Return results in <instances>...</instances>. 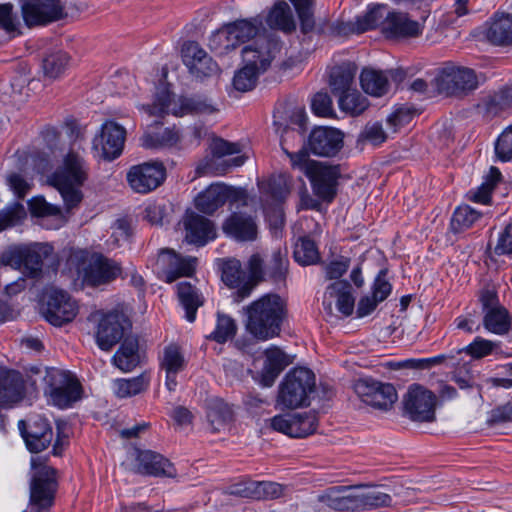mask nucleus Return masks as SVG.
<instances>
[{
    "label": "nucleus",
    "mask_w": 512,
    "mask_h": 512,
    "mask_svg": "<svg viewBox=\"0 0 512 512\" xmlns=\"http://www.w3.org/2000/svg\"><path fill=\"white\" fill-rule=\"evenodd\" d=\"M358 24V20L356 22H342L336 21L333 23H329L324 21L320 23L317 27V32L319 34L328 35V36H349L351 34H359L362 33Z\"/></svg>",
    "instance_id": "54"
},
{
    "label": "nucleus",
    "mask_w": 512,
    "mask_h": 512,
    "mask_svg": "<svg viewBox=\"0 0 512 512\" xmlns=\"http://www.w3.org/2000/svg\"><path fill=\"white\" fill-rule=\"evenodd\" d=\"M54 248L49 243H30L12 245L4 256H51Z\"/></svg>",
    "instance_id": "52"
},
{
    "label": "nucleus",
    "mask_w": 512,
    "mask_h": 512,
    "mask_svg": "<svg viewBox=\"0 0 512 512\" xmlns=\"http://www.w3.org/2000/svg\"><path fill=\"white\" fill-rule=\"evenodd\" d=\"M284 486L272 481L247 480L235 484L231 494L254 500L277 499L283 496Z\"/></svg>",
    "instance_id": "25"
},
{
    "label": "nucleus",
    "mask_w": 512,
    "mask_h": 512,
    "mask_svg": "<svg viewBox=\"0 0 512 512\" xmlns=\"http://www.w3.org/2000/svg\"><path fill=\"white\" fill-rule=\"evenodd\" d=\"M338 102L340 109L351 116L361 115L370 105L367 97L357 90H349L339 95Z\"/></svg>",
    "instance_id": "45"
},
{
    "label": "nucleus",
    "mask_w": 512,
    "mask_h": 512,
    "mask_svg": "<svg viewBox=\"0 0 512 512\" xmlns=\"http://www.w3.org/2000/svg\"><path fill=\"white\" fill-rule=\"evenodd\" d=\"M335 299L336 308L343 316H350L354 310L355 299L352 288L347 281H336L326 288L323 307L328 314L333 313L332 300Z\"/></svg>",
    "instance_id": "27"
},
{
    "label": "nucleus",
    "mask_w": 512,
    "mask_h": 512,
    "mask_svg": "<svg viewBox=\"0 0 512 512\" xmlns=\"http://www.w3.org/2000/svg\"><path fill=\"white\" fill-rule=\"evenodd\" d=\"M70 55L63 50L45 53L41 61L43 77L48 80L59 79L70 64Z\"/></svg>",
    "instance_id": "35"
},
{
    "label": "nucleus",
    "mask_w": 512,
    "mask_h": 512,
    "mask_svg": "<svg viewBox=\"0 0 512 512\" xmlns=\"http://www.w3.org/2000/svg\"><path fill=\"white\" fill-rule=\"evenodd\" d=\"M315 391V375L305 367L290 370L278 387L276 408L295 409L308 406Z\"/></svg>",
    "instance_id": "5"
},
{
    "label": "nucleus",
    "mask_w": 512,
    "mask_h": 512,
    "mask_svg": "<svg viewBox=\"0 0 512 512\" xmlns=\"http://www.w3.org/2000/svg\"><path fill=\"white\" fill-rule=\"evenodd\" d=\"M314 193L323 200L331 201L337 191L338 179L341 176L339 165H328L324 162H312L306 170Z\"/></svg>",
    "instance_id": "17"
},
{
    "label": "nucleus",
    "mask_w": 512,
    "mask_h": 512,
    "mask_svg": "<svg viewBox=\"0 0 512 512\" xmlns=\"http://www.w3.org/2000/svg\"><path fill=\"white\" fill-rule=\"evenodd\" d=\"M21 15L28 28L45 26L66 15L60 0H22Z\"/></svg>",
    "instance_id": "13"
},
{
    "label": "nucleus",
    "mask_w": 512,
    "mask_h": 512,
    "mask_svg": "<svg viewBox=\"0 0 512 512\" xmlns=\"http://www.w3.org/2000/svg\"><path fill=\"white\" fill-rule=\"evenodd\" d=\"M149 382L150 376L147 373L131 379H118L114 383V391L119 398L131 397L147 389Z\"/></svg>",
    "instance_id": "44"
},
{
    "label": "nucleus",
    "mask_w": 512,
    "mask_h": 512,
    "mask_svg": "<svg viewBox=\"0 0 512 512\" xmlns=\"http://www.w3.org/2000/svg\"><path fill=\"white\" fill-rule=\"evenodd\" d=\"M317 417L313 413H293L292 438H304L317 429Z\"/></svg>",
    "instance_id": "50"
},
{
    "label": "nucleus",
    "mask_w": 512,
    "mask_h": 512,
    "mask_svg": "<svg viewBox=\"0 0 512 512\" xmlns=\"http://www.w3.org/2000/svg\"><path fill=\"white\" fill-rule=\"evenodd\" d=\"M44 392L49 402L60 409L71 407L82 397V386L76 376L58 368H47Z\"/></svg>",
    "instance_id": "7"
},
{
    "label": "nucleus",
    "mask_w": 512,
    "mask_h": 512,
    "mask_svg": "<svg viewBox=\"0 0 512 512\" xmlns=\"http://www.w3.org/2000/svg\"><path fill=\"white\" fill-rule=\"evenodd\" d=\"M25 217V208L20 203H14L0 210V232L18 224Z\"/></svg>",
    "instance_id": "61"
},
{
    "label": "nucleus",
    "mask_w": 512,
    "mask_h": 512,
    "mask_svg": "<svg viewBox=\"0 0 512 512\" xmlns=\"http://www.w3.org/2000/svg\"><path fill=\"white\" fill-rule=\"evenodd\" d=\"M436 395L420 384L409 386L403 397L404 414L414 422L435 420Z\"/></svg>",
    "instance_id": "10"
},
{
    "label": "nucleus",
    "mask_w": 512,
    "mask_h": 512,
    "mask_svg": "<svg viewBox=\"0 0 512 512\" xmlns=\"http://www.w3.org/2000/svg\"><path fill=\"white\" fill-rule=\"evenodd\" d=\"M479 302L483 314L482 326L492 334L504 336L512 326V316L508 309L500 304L498 293L493 288H483L479 292Z\"/></svg>",
    "instance_id": "9"
},
{
    "label": "nucleus",
    "mask_w": 512,
    "mask_h": 512,
    "mask_svg": "<svg viewBox=\"0 0 512 512\" xmlns=\"http://www.w3.org/2000/svg\"><path fill=\"white\" fill-rule=\"evenodd\" d=\"M360 85L363 91L374 97H382L388 93L390 82L386 72L372 68H364L360 74Z\"/></svg>",
    "instance_id": "34"
},
{
    "label": "nucleus",
    "mask_w": 512,
    "mask_h": 512,
    "mask_svg": "<svg viewBox=\"0 0 512 512\" xmlns=\"http://www.w3.org/2000/svg\"><path fill=\"white\" fill-rule=\"evenodd\" d=\"M166 178V168L163 163L145 162L132 166L127 173L130 187L137 193H148L159 187Z\"/></svg>",
    "instance_id": "18"
},
{
    "label": "nucleus",
    "mask_w": 512,
    "mask_h": 512,
    "mask_svg": "<svg viewBox=\"0 0 512 512\" xmlns=\"http://www.w3.org/2000/svg\"><path fill=\"white\" fill-rule=\"evenodd\" d=\"M495 153L499 160H512V125L506 128L498 137L495 144Z\"/></svg>",
    "instance_id": "64"
},
{
    "label": "nucleus",
    "mask_w": 512,
    "mask_h": 512,
    "mask_svg": "<svg viewBox=\"0 0 512 512\" xmlns=\"http://www.w3.org/2000/svg\"><path fill=\"white\" fill-rule=\"evenodd\" d=\"M310 151L318 156H334L343 146V133L331 127H317L309 136Z\"/></svg>",
    "instance_id": "23"
},
{
    "label": "nucleus",
    "mask_w": 512,
    "mask_h": 512,
    "mask_svg": "<svg viewBox=\"0 0 512 512\" xmlns=\"http://www.w3.org/2000/svg\"><path fill=\"white\" fill-rule=\"evenodd\" d=\"M25 396V382L20 372L0 363V408H10Z\"/></svg>",
    "instance_id": "22"
},
{
    "label": "nucleus",
    "mask_w": 512,
    "mask_h": 512,
    "mask_svg": "<svg viewBox=\"0 0 512 512\" xmlns=\"http://www.w3.org/2000/svg\"><path fill=\"white\" fill-rule=\"evenodd\" d=\"M288 270V258H270L268 263L262 266L261 280L270 278L275 282L284 279Z\"/></svg>",
    "instance_id": "60"
},
{
    "label": "nucleus",
    "mask_w": 512,
    "mask_h": 512,
    "mask_svg": "<svg viewBox=\"0 0 512 512\" xmlns=\"http://www.w3.org/2000/svg\"><path fill=\"white\" fill-rule=\"evenodd\" d=\"M78 313V305L64 290L50 289L46 294L43 315L53 326L61 327L71 322Z\"/></svg>",
    "instance_id": "15"
},
{
    "label": "nucleus",
    "mask_w": 512,
    "mask_h": 512,
    "mask_svg": "<svg viewBox=\"0 0 512 512\" xmlns=\"http://www.w3.org/2000/svg\"><path fill=\"white\" fill-rule=\"evenodd\" d=\"M197 258H157L154 271L158 279L172 283L181 277L193 275Z\"/></svg>",
    "instance_id": "26"
},
{
    "label": "nucleus",
    "mask_w": 512,
    "mask_h": 512,
    "mask_svg": "<svg viewBox=\"0 0 512 512\" xmlns=\"http://www.w3.org/2000/svg\"><path fill=\"white\" fill-rule=\"evenodd\" d=\"M227 186L212 184L195 199L196 208L204 214H212L227 202Z\"/></svg>",
    "instance_id": "33"
},
{
    "label": "nucleus",
    "mask_w": 512,
    "mask_h": 512,
    "mask_svg": "<svg viewBox=\"0 0 512 512\" xmlns=\"http://www.w3.org/2000/svg\"><path fill=\"white\" fill-rule=\"evenodd\" d=\"M138 348V340L136 338H124L112 358L113 364L124 372L131 371L139 363Z\"/></svg>",
    "instance_id": "38"
},
{
    "label": "nucleus",
    "mask_w": 512,
    "mask_h": 512,
    "mask_svg": "<svg viewBox=\"0 0 512 512\" xmlns=\"http://www.w3.org/2000/svg\"><path fill=\"white\" fill-rule=\"evenodd\" d=\"M18 428L31 453L42 452L50 446L53 440V429L50 422L40 415L20 420Z\"/></svg>",
    "instance_id": "16"
},
{
    "label": "nucleus",
    "mask_w": 512,
    "mask_h": 512,
    "mask_svg": "<svg viewBox=\"0 0 512 512\" xmlns=\"http://www.w3.org/2000/svg\"><path fill=\"white\" fill-rule=\"evenodd\" d=\"M265 360L260 373L261 384L271 387L276 378L289 364L287 355L278 347L272 345L264 351Z\"/></svg>",
    "instance_id": "31"
},
{
    "label": "nucleus",
    "mask_w": 512,
    "mask_h": 512,
    "mask_svg": "<svg viewBox=\"0 0 512 512\" xmlns=\"http://www.w3.org/2000/svg\"><path fill=\"white\" fill-rule=\"evenodd\" d=\"M382 32L387 38H412L422 33V26L404 13L390 12L385 17Z\"/></svg>",
    "instance_id": "28"
},
{
    "label": "nucleus",
    "mask_w": 512,
    "mask_h": 512,
    "mask_svg": "<svg viewBox=\"0 0 512 512\" xmlns=\"http://www.w3.org/2000/svg\"><path fill=\"white\" fill-rule=\"evenodd\" d=\"M177 294L180 304L185 310L186 320L194 322L197 310L204 302L198 289L188 282H181L177 285Z\"/></svg>",
    "instance_id": "40"
},
{
    "label": "nucleus",
    "mask_w": 512,
    "mask_h": 512,
    "mask_svg": "<svg viewBox=\"0 0 512 512\" xmlns=\"http://www.w3.org/2000/svg\"><path fill=\"white\" fill-rule=\"evenodd\" d=\"M357 66L350 61L342 62L331 68L329 86L334 95H341L349 90L354 82Z\"/></svg>",
    "instance_id": "32"
},
{
    "label": "nucleus",
    "mask_w": 512,
    "mask_h": 512,
    "mask_svg": "<svg viewBox=\"0 0 512 512\" xmlns=\"http://www.w3.org/2000/svg\"><path fill=\"white\" fill-rule=\"evenodd\" d=\"M267 24L274 29L291 33L296 29V23L289 4L278 1L271 8L266 18Z\"/></svg>",
    "instance_id": "39"
},
{
    "label": "nucleus",
    "mask_w": 512,
    "mask_h": 512,
    "mask_svg": "<svg viewBox=\"0 0 512 512\" xmlns=\"http://www.w3.org/2000/svg\"><path fill=\"white\" fill-rule=\"evenodd\" d=\"M126 129L115 121H105L92 141V149L100 158L112 161L118 158L124 148Z\"/></svg>",
    "instance_id": "14"
},
{
    "label": "nucleus",
    "mask_w": 512,
    "mask_h": 512,
    "mask_svg": "<svg viewBox=\"0 0 512 512\" xmlns=\"http://www.w3.org/2000/svg\"><path fill=\"white\" fill-rule=\"evenodd\" d=\"M47 459L31 458L32 476L30 481V499L28 512H51L58 483L56 470L47 465Z\"/></svg>",
    "instance_id": "4"
},
{
    "label": "nucleus",
    "mask_w": 512,
    "mask_h": 512,
    "mask_svg": "<svg viewBox=\"0 0 512 512\" xmlns=\"http://www.w3.org/2000/svg\"><path fill=\"white\" fill-rule=\"evenodd\" d=\"M212 158H206L201 161L196 167V174L198 176L207 174L214 169V158H222L227 155L237 154L241 151V146L238 143L226 141L222 138H216L210 145Z\"/></svg>",
    "instance_id": "36"
},
{
    "label": "nucleus",
    "mask_w": 512,
    "mask_h": 512,
    "mask_svg": "<svg viewBox=\"0 0 512 512\" xmlns=\"http://www.w3.org/2000/svg\"><path fill=\"white\" fill-rule=\"evenodd\" d=\"M43 258H0V263L19 270L25 277L37 279L42 274Z\"/></svg>",
    "instance_id": "46"
},
{
    "label": "nucleus",
    "mask_w": 512,
    "mask_h": 512,
    "mask_svg": "<svg viewBox=\"0 0 512 512\" xmlns=\"http://www.w3.org/2000/svg\"><path fill=\"white\" fill-rule=\"evenodd\" d=\"M138 472L150 476H176V470L173 464L161 454L151 451H138L137 454Z\"/></svg>",
    "instance_id": "29"
},
{
    "label": "nucleus",
    "mask_w": 512,
    "mask_h": 512,
    "mask_svg": "<svg viewBox=\"0 0 512 512\" xmlns=\"http://www.w3.org/2000/svg\"><path fill=\"white\" fill-rule=\"evenodd\" d=\"M181 57L189 73L196 79L212 77L219 71L217 63L196 41L183 43Z\"/></svg>",
    "instance_id": "19"
},
{
    "label": "nucleus",
    "mask_w": 512,
    "mask_h": 512,
    "mask_svg": "<svg viewBox=\"0 0 512 512\" xmlns=\"http://www.w3.org/2000/svg\"><path fill=\"white\" fill-rule=\"evenodd\" d=\"M351 487L348 486H333L327 488L317 496L320 503L325 504L330 509L335 511H343V492H348Z\"/></svg>",
    "instance_id": "58"
},
{
    "label": "nucleus",
    "mask_w": 512,
    "mask_h": 512,
    "mask_svg": "<svg viewBox=\"0 0 512 512\" xmlns=\"http://www.w3.org/2000/svg\"><path fill=\"white\" fill-rule=\"evenodd\" d=\"M88 179V166L84 158L76 151L69 150L62 164L50 177L52 185H83Z\"/></svg>",
    "instance_id": "20"
},
{
    "label": "nucleus",
    "mask_w": 512,
    "mask_h": 512,
    "mask_svg": "<svg viewBox=\"0 0 512 512\" xmlns=\"http://www.w3.org/2000/svg\"><path fill=\"white\" fill-rule=\"evenodd\" d=\"M488 39L497 45H509L512 43V15L496 14L487 32Z\"/></svg>",
    "instance_id": "42"
},
{
    "label": "nucleus",
    "mask_w": 512,
    "mask_h": 512,
    "mask_svg": "<svg viewBox=\"0 0 512 512\" xmlns=\"http://www.w3.org/2000/svg\"><path fill=\"white\" fill-rule=\"evenodd\" d=\"M360 511L389 506L392 498L378 490L359 491Z\"/></svg>",
    "instance_id": "55"
},
{
    "label": "nucleus",
    "mask_w": 512,
    "mask_h": 512,
    "mask_svg": "<svg viewBox=\"0 0 512 512\" xmlns=\"http://www.w3.org/2000/svg\"><path fill=\"white\" fill-rule=\"evenodd\" d=\"M13 8L11 3L0 4V29L14 36L20 34V22L14 14Z\"/></svg>",
    "instance_id": "63"
},
{
    "label": "nucleus",
    "mask_w": 512,
    "mask_h": 512,
    "mask_svg": "<svg viewBox=\"0 0 512 512\" xmlns=\"http://www.w3.org/2000/svg\"><path fill=\"white\" fill-rule=\"evenodd\" d=\"M217 267L221 271L222 281L230 288H238V298L244 299L260 282L262 258H249L244 264L238 258H218Z\"/></svg>",
    "instance_id": "6"
},
{
    "label": "nucleus",
    "mask_w": 512,
    "mask_h": 512,
    "mask_svg": "<svg viewBox=\"0 0 512 512\" xmlns=\"http://www.w3.org/2000/svg\"><path fill=\"white\" fill-rule=\"evenodd\" d=\"M143 108L152 116L172 114L180 117L188 114H213L219 110L214 101L207 96H181L175 99L174 95L164 87L157 90L153 104Z\"/></svg>",
    "instance_id": "3"
},
{
    "label": "nucleus",
    "mask_w": 512,
    "mask_h": 512,
    "mask_svg": "<svg viewBox=\"0 0 512 512\" xmlns=\"http://www.w3.org/2000/svg\"><path fill=\"white\" fill-rule=\"evenodd\" d=\"M484 105L487 114L496 116L501 111L512 106V91L510 89L501 90L489 96L485 100Z\"/></svg>",
    "instance_id": "57"
},
{
    "label": "nucleus",
    "mask_w": 512,
    "mask_h": 512,
    "mask_svg": "<svg viewBox=\"0 0 512 512\" xmlns=\"http://www.w3.org/2000/svg\"><path fill=\"white\" fill-rule=\"evenodd\" d=\"M463 351L474 359H481L498 353L500 351V342L477 336L469 345L463 348Z\"/></svg>",
    "instance_id": "51"
},
{
    "label": "nucleus",
    "mask_w": 512,
    "mask_h": 512,
    "mask_svg": "<svg viewBox=\"0 0 512 512\" xmlns=\"http://www.w3.org/2000/svg\"><path fill=\"white\" fill-rule=\"evenodd\" d=\"M128 325V319L121 312L112 311L103 315L96 331L98 347L103 351H110L123 339Z\"/></svg>",
    "instance_id": "21"
},
{
    "label": "nucleus",
    "mask_w": 512,
    "mask_h": 512,
    "mask_svg": "<svg viewBox=\"0 0 512 512\" xmlns=\"http://www.w3.org/2000/svg\"><path fill=\"white\" fill-rule=\"evenodd\" d=\"M297 12L300 29L304 34H308L316 29L314 19L315 0H290Z\"/></svg>",
    "instance_id": "48"
},
{
    "label": "nucleus",
    "mask_w": 512,
    "mask_h": 512,
    "mask_svg": "<svg viewBox=\"0 0 512 512\" xmlns=\"http://www.w3.org/2000/svg\"><path fill=\"white\" fill-rule=\"evenodd\" d=\"M435 86L440 93L448 96H466L477 89L476 72L468 67L447 63L434 78Z\"/></svg>",
    "instance_id": "8"
},
{
    "label": "nucleus",
    "mask_w": 512,
    "mask_h": 512,
    "mask_svg": "<svg viewBox=\"0 0 512 512\" xmlns=\"http://www.w3.org/2000/svg\"><path fill=\"white\" fill-rule=\"evenodd\" d=\"M354 391L363 403L380 410L390 409L397 400V391L392 384L372 378L358 379Z\"/></svg>",
    "instance_id": "12"
},
{
    "label": "nucleus",
    "mask_w": 512,
    "mask_h": 512,
    "mask_svg": "<svg viewBox=\"0 0 512 512\" xmlns=\"http://www.w3.org/2000/svg\"><path fill=\"white\" fill-rule=\"evenodd\" d=\"M237 332V325L235 320L221 312H217V320L215 329L207 337L219 344L227 342L233 338Z\"/></svg>",
    "instance_id": "47"
},
{
    "label": "nucleus",
    "mask_w": 512,
    "mask_h": 512,
    "mask_svg": "<svg viewBox=\"0 0 512 512\" xmlns=\"http://www.w3.org/2000/svg\"><path fill=\"white\" fill-rule=\"evenodd\" d=\"M79 258L77 263L78 276L82 283L89 287H98L106 285L116 280L122 273V268L118 262L111 258Z\"/></svg>",
    "instance_id": "11"
},
{
    "label": "nucleus",
    "mask_w": 512,
    "mask_h": 512,
    "mask_svg": "<svg viewBox=\"0 0 512 512\" xmlns=\"http://www.w3.org/2000/svg\"><path fill=\"white\" fill-rule=\"evenodd\" d=\"M161 366L166 372L178 373L184 369L185 360L178 347L170 345L165 348Z\"/></svg>",
    "instance_id": "62"
},
{
    "label": "nucleus",
    "mask_w": 512,
    "mask_h": 512,
    "mask_svg": "<svg viewBox=\"0 0 512 512\" xmlns=\"http://www.w3.org/2000/svg\"><path fill=\"white\" fill-rule=\"evenodd\" d=\"M387 134L379 122L367 123L357 138V145L366 143L377 146L385 142Z\"/></svg>",
    "instance_id": "56"
},
{
    "label": "nucleus",
    "mask_w": 512,
    "mask_h": 512,
    "mask_svg": "<svg viewBox=\"0 0 512 512\" xmlns=\"http://www.w3.org/2000/svg\"><path fill=\"white\" fill-rule=\"evenodd\" d=\"M233 418L232 408L222 399H211L207 408V419L213 431H220Z\"/></svg>",
    "instance_id": "43"
},
{
    "label": "nucleus",
    "mask_w": 512,
    "mask_h": 512,
    "mask_svg": "<svg viewBox=\"0 0 512 512\" xmlns=\"http://www.w3.org/2000/svg\"><path fill=\"white\" fill-rule=\"evenodd\" d=\"M185 241L201 247L216 237L214 224L204 216L187 211L183 217Z\"/></svg>",
    "instance_id": "24"
},
{
    "label": "nucleus",
    "mask_w": 512,
    "mask_h": 512,
    "mask_svg": "<svg viewBox=\"0 0 512 512\" xmlns=\"http://www.w3.org/2000/svg\"><path fill=\"white\" fill-rule=\"evenodd\" d=\"M480 213L469 206L458 207L451 219V230L454 233L462 232L470 228L478 219Z\"/></svg>",
    "instance_id": "53"
},
{
    "label": "nucleus",
    "mask_w": 512,
    "mask_h": 512,
    "mask_svg": "<svg viewBox=\"0 0 512 512\" xmlns=\"http://www.w3.org/2000/svg\"><path fill=\"white\" fill-rule=\"evenodd\" d=\"M208 45L212 51L219 55L227 54L237 48L227 24L212 33Z\"/></svg>",
    "instance_id": "49"
},
{
    "label": "nucleus",
    "mask_w": 512,
    "mask_h": 512,
    "mask_svg": "<svg viewBox=\"0 0 512 512\" xmlns=\"http://www.w3.org/2000/svg\"><path fill=\"white\" fill-rule=\"evenodd\" d=\"M280 49V42L270 37H259L245 46L242 49L245 65L235 72L232 82L234 89L239 92L251 91L256 86L259 74L270 67Z\"/></svg>",
    "instance_id": "2"
},
{
    "label": "nucleus",
    "mask_w": 512,
    "mask_h": 512,
    "mask_svg": "<svg viewBox=\"0 0 512 512\" xmlns=\"http://www.w3.org/2000/svg\"><path fill=\"white\" fill-rule=\"evenodd\" d=\"M180 134L175 127L158 131H147L141 137V144L147 149L175 147L180 142Z\"/></svg>",
    "instance_id": "41"
},
{
    "label": "nucleus",
    "mask_w": 512,
    "mask_h": 512,
    "mask_svg": "<svg viewBox=\"0 0 512 512\" xmlns=\"http://www.w3.org/2000/svg\"><path fill=\"white\" fill-rule=\"evenodd\" d=\"M387 13L390 12L384 5H377L373 7L363 17L357 19L360 26L358 30H361L363 33L367 30L376 28L380 24L383 27Z\"/></svg>",
    "instance_id": "59"
},
{
    "label": "nucleus",
    "mask_w": 512,
    "mask_h": 512,
    "mask_svg": "<svg viewBox=\"0 0 512 512\" xmlns=\"http://www.w3.org/2000/svg\"><path fill=\"white\" fill-rule=\"evenodd\" d=\"M227 25L232 33V39H234L236 47H239L240 45L254 38L255 40L253 41V43L259 37H266L265 35H259L262 21L258 18H252L250 20H236L232 23H228Z\"/></svg>",
    "instance_id": "37"
},
{
    "label": "nucleus",
    "mask_w": 512,
    "mask_h": 512,
    "mask_svg": "<svg viewBox=\"0 0 512 512\" xmlns=\"http://www.w3.org/2000/svg\"><path fill=\"white\" fill-rule=\"evenodd\" d=\"M246 330L257 340L279 336L286 316V304L277 294H266L246 308Z\"/></svg>",
    "instance_id": "1"
},
{
    "label": "nucleus",
    "mask_w": 512,
    "mask_h": 512,
    "mask_svg": "<svg viewBox=\"0 0 512 512\" xmlns=\"http://www.w3.org/2000/svg\"><path fill=\"white\" fill-rule=\"evenodd\" d=\"M223 231L237 241H254L258 227L253 217L245 213H233L223 224Z\"/></svg>",
    "instance_id": "30"
}]
</instances>
